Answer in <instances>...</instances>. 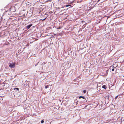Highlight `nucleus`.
Instances as JSON below:
<instances>
[{
	"label": "nucleus",
	"instance_id": "1",
	"mask_svg": "<svg viewBox=\"0 0 124 124\" xmlns=\"http://www.w3.org/2000/svg\"><path fill=\"white\" fill-rule=\"evenodd\" d=\"M15 63H10L9 65V66L11 68H14L15 67Z\"/></svg>",
	"mask_w": 124,
	"mask_h": 124
},
{
	"label": "nucleus",
	"instance_id": "2",
	"mask_svg": "<svg viewBox=\"0 0 124 124\" xmlns=\"http://www.w3.org/2000/svg\"><path fill=\"white\" fill-rule=\"evenodd\" d=\"M32 25V24H31L30 25H28L26 27V28L28 29H29L30 27Z\"/></svg>",
	"mask_w": 124,
	"mask_h": 124
},
{
	"label": "nucleus",
	"instance_id": "3",
	"mask_svg": "<svg viewBox=\"0 0 124 124\" xmlns=\"http://www.w3.org/2000/svg\"><path fill=\"white\" fill-rule=\"evenodd\" d=\"M78 101H77L76 102H74V104H76V105H77L78 104Z\"/></svg>",
	"mask_w": 124,
	"mask_h": 124
},
{
	"label": "nucleus",
	"instance_id": "4",
	"mask_svg": "<svg viewBox=\"0 0 124 124\" xmlns=\"http://www.w3.org/2000/svg\"><path fill=\"white\" fill-rule=\"evenodd\" d=\"M79 99H80L81 98H82L83 99H85V97H84V96H80L79 97Z\"/></svg>",
	"mask_w": 124,
	"mask_h": 124
},
{
	"label": "nucleus",
	"instance_id": "5",
	"mask_svg": "<svg viewBox=\"0 0 124 124\" xmlns=\"http://www.w3.org/2000/svg\"><path fill=\"white\" fill-rule=\"evenodd\" d=\"M102 87L104 89H106L107 88L106 86L105 85H104L102 86Z\"/></svg>",
	"mask_w": 124,
	"mask_h": 124
},
{
	"label": "nucleus",
	"instance_id": "6",
	"mask_svg": "<svg viewBox=\"0 0 124 124\" xmlns=\"http://www.w3.org/2000/svg\"><path fill=\"white\" fill-rule=\"evenodd\" d=\"M16 89L18 91L19 90V88H15L14 89V90Z\"/></svg>",
	"mask_w": 124,
	"mask_h": 124
},
{
	"label": "nucleus",
	"instance_id": "7",
	"mask_svg": "<svg viewBox=\"0 0 124 124\" xmlns=\"http://www.w3.org/2000/svg\"><path fill=\"white\" fill-rule=\"evenodd\" d=\"M114 65H115L114 64H113V65L112 66H113V68H115L117 66H116L115 67V66H114Z\"/></svg>",
	"mask_w": 124,
	"mask_h": 124
},
{
	"label": "nucleus",
	"instance_id": "8",
	"mask_svg": "<svg viewBox=\"0 0 124 124\" xmlns=\"http://www.w3.org/2000/svg\"><path fill=\"white\" fill-rule=\"evenodd\" d=\"M71 5H66L65 6V7H67L69 6H70Z\"/></svg>",
	"mask_w": 124,
	"mask_h": 124
},
{
	"label": "nucleus",
	"instance_id": "9",
	"mask_svg": "<svg viewBox=\"0 0 124 124\" xmlns=\"http://www.w3.org/2000/svg\"><path fill=\"white\" fill-rule=\"evenodd\" d=\"M41 122L42 124L44 123V121L43 120H42L41 121Z\"/></svg>",
	"mask_w": 124,
	"mask_h": 124
},
{
	"label": "nucleus",
	"instance_id": "10",
	"mask_svg": "<svg viewBox=\"0 0 124 124\" xmlns=\"http://www.w3.org/2000/svg\"><path fill=\"white\" fill-rule=\"evenodd\" d=\"M118 96L117 95V96H116L115 98V99H116L117 98V97H118Z\"/></svg>",
	"mask_w": 124,
	"mask_h": 124
},
{
	"label": "nucleus",
	"instance_id": "11",
	"mask_svg": "<svg viewBox=\"0 0 124 124\" xmlns=\"http://www.w3.org/2000/svg\"><path fill=\"white\" fill-rule=\"evenodd\" d=\"M83 92L84 93H85L86 92V91L85 90H84L83 91Z\"/></svg>",
	"mask_w": 124,
	"mask_h": 124
},
{
	"label": "nucleus",
	"instance_id": "12",
	"mask_svg": "<svg viewBox=\"0 0 124 124\" xmlns=\"http://www.w3.org/2000/svg\"><path fill=\"white\" fill-rule=\"evenodd\" d=\"M48 87L47 86H46L45 87V88H46H46H47Z\"/></svg>",
	"mask_w": 124,
	"mask_h": 124
},
{
	"label": "nucleus",
	"instance_id": "13",
	"mask_svg": "<svg viewBox=\"0 0 124 124\" xmlns=\"http://www.w3.org/2000/svg\"><path fill=\"white\" fill-rule=\"evenodd\" d=\"M114 69H113L112 70V71H113L114 70Z\"/></svg>",
	"mask_w": 124,
	"mask_h": 124
},
{
	"label": "nucleus",
	"instance_id": "14",
	"mask_svg": "<svg viewBox=\"0 0 124 124\" xmlns=\"http://www.w3.org/2000/svg\"><path fill=\"white\" fill-rule=\"evenodd\" d=\"M100 0H98V1H99Z\"/></svg>",
	"mask_w": 124,
	"mask_h": 124
},
{
	"label": "nucleus",
	"instance_id": "15",
	"mask_svg": "<svg viewBox=\"0 0 124 124\" xmlns=\"http://www.w3.org/2000/svg\"><path fill=\"white\" fill-rule=\"evenodd\" d=\"M83 22V21H82V22Z\"/></svg>",
	"mask_w": 124,
	"mask_h": 124
}]
</instances>
